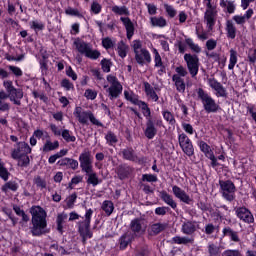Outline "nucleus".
I'll return each instance as SVG.
<instances>
[{
    "label": "nucleus",
    "mask_w": 256,
    "mask_h": 256,
    "mask_svg": "<svg viewBox=\"0 0 256 256\" xmlns=\"http://www.w3.org/2000/svg\"><path fill=\"white\" fill-rule=\"evenodd\" d=\"M167 229V223H154L152 224L149 229V235H159L162 231Z\"/></svg>",
    "instance_id": "nucleus-32"
},
{
    "label": "nucleus",
    "mask_w": 256,
    "mask_h": 256,
    "mask_svg": "<svg viewBox=\"0 0 256 256\" xmlns=\"http://www.w3.org/2000/svg\"><path fill=\"white\" fill-rule=\"evenodd\" d=\"M172 81L176 87V91L178 93H185L186 85H185V79L179 77V76H172Z\"/></svg>",
    "instance_id": "nucleus-34"
},
{
    "label": "nucleus",
    "mask_w": 256,
    "mask_h": 256,
    "mask_svg": "<svg viewBox=\"0 0 256 256\" xmlns=\"http://www.w3.org/2000/svg\"><path fill=\"white\" fill-rule=\"evenodd\" d=\"M73 115L81 125H88L90 121L96 127H103V123L95 117V114L91 110H85L81 106H77L74 109Z\"/></svg>",
    "instance_id": "nucleus-6"
},
{
    "label": "nucleus",
    "mask_w": 256,
    "mask_h": 256,
    "mask_svg": "<svg viewBox=\"0 0 256 256\" xmlns=\"http://www.w3.org/2000/svg\"><path fill=\"white\" fill-rule=\"evenodd\" d=\"M74 47L80 53V55H84L87 59H91L92 61H97L99 57H101V52L97 49H93V45L80 38H76L73 42Z\"/></svg>",
    "instance_id": "nucleus-5"
},
{
    "label": "nucleus",
    "mask_w": 256,
    "mask_h": 256,
    "mask_svg": "<svg viewBox=\"0 0 256 256\" xmlns=\"http://www.w3.org/2000/svg\"><path fill=\"white\" fill-rule=\"evenodd\" d=\"M130 229L134 235H143L145 233V222L140 218H135L130 222Z\"/></svg>",
    "instance_id": "nucleus-20"
},
{
    "label": "nucleus",
    "mask_w": 256,
    "mask_h": 256,
    "mask_svg": "<svg viewBox=\"0 0 256 256\" xmlns=\"http://www.w3.org/2000/svg\"><path fill=\"white\" fill-rule=\"evenodd\" d=\"M226 32L228 39H235L237 37V28L232 20L226 21Z\"/></svg>",
    "instance_id": "nucleus-35"
},
{
    "label": "nucleus",
    "mask_w": 256,
    "mask_h": 256,
    "mask_svg": "<svg viewBox=\"0 0 256 256\" xmlns=\"http://www.w3.org/2000/svg\"><path fill=\"white\" fill-rule=\"evenodd\" d=\"M110 11L120 17V21L126 29L127 39H133V35H135V24H133V21L129 18V15H131L129 8L125 5L119 6L114 4L110 7Z\"/></svg>",
    "instance_id": "nucleus-3"
},
{
    "label": "nucleus",
    "mask_w": 256,
    "mask_h": 256,
    "mask_svg": "<svg viewBox=\"0 0 256 256\" xmlns=\"http://www.w3.org/2000/svg\"><path fill=\"white\" fill-rule=\"evenodd\" d=\"M17 189H19V184L15 181H9L1 187V191H3V193H7V191L15 192Z\"/></svg>",
    "instance_id": "nucleus-44"
},
{
    "label": "nucleus",
    "mask_w": 256,
    "mask_h": 256,
    "mask_svg": "<svg viewBox=\"0 0 256 256\" xmlns=\"http://www.w3.org/2000/svg\"><path fill=\"white\" fill-rule=\"evenodd\" d=\"M137 107H139L144 115V117H151V108H149V105L146 104L145 101L141 100Z\"/></svg>",
    "instance_id": "nucleus-49"
},
{
    "label": "nucleus",
    "mask_w": 256,
    "mask_h": 256,
    "mask_svg": "<svg viewBox=\"0 0 256 256\" xmlns=\"http://www.w3.org/2000/svg\"><path fill=\"white\" fill-rule=\"evenodd\" d=\"M61 136L66 143H75V141H77V138L73 135V132L67 129L62 130Z\"/></svg>",
    "instance_id": "nucleus-45"
},
{
    "label": "nucleus",
    "mask_w": 256,
    "mask_h": 256,
    "mask_svg": "<svg viewBox=\"0 0 256 256\" xmlns=\"http://www.w3.org/2000/svg\"><path fill=\"white\" fill-rule=\"evenodd\" d=\"M206 11L204 14V21L208 31H213L216 23L217 8L211 4V0H205Z\"/></svg>",
    "instance_id": "nucleus-11"
},
{
    "label": "nucleus",
    "mask_w": 256,
    "mask_h": 256,
    "mask_svg": "<svg viewBox=\"0 0 256 256\" xmlns=\"http://www.w3.org/2000/svg\"><path fill=\"white\" fill-rule=\"evenodd\" d=\"M144 135L145 137H147V139H153L155 135H157V128H155V124L153 123L151 118L147 120Z\"/></svg>",
    "instance_id": "nucleus-27"
},
{
    "label": "nucleus",
    "mask_w": 256,
    "mask_h": 256,
    "mask_svg": "<svg viewBox=\"0 0 256 256\" xmlns=\"http://www.w3.org/2000/svg\"><path fill=\"white\" fill-rule=\"evenodd\" d=\"M16 161H18L19 167H29L30 160L28 154L19 156V158H17Z\"/></svg>",
    "instance_id": "nucleus-55"
},
{
    "label": "nucleus",
    "mask_w": 256,
    "mask_h": 256,
    "mask_svg": "<svg viewBox=\"0 0 256 256\" xmlns=\"http://www.w3.org/2000/svg\"><path fill=\"white\" fill-rule=\"evenodd\" d=\"M93 217V209H86L84 220L79 221L78 225V233L80 237H82L83 241H87V239H91L93 237V232H91V219Z\"/></svg>",
    "instance_id": "nucleus-9"
},
{
    "label": "nucleus",
    "mask_w": 256,
    "mask_h": 256,
    "mask_svg": "<svg viewBox=\"0 0 256 256\" xmlns=\"http://www.w3.org/2000/svg\"><path fill=\"white\" fill-rule=\"evenodd\" d=\"M238 55L239 54L234 49H230V58L228 64L229 71H233V69H235L237 61H239Z\"/></svg>",
    "instance_id": "nucleus-39"
},
{
    "label": "nucleus",
    "mask_w": 256,
    "mask_h": 256,
    "mask_svg": "<svg viewBox=\"0 0 256 256\" xmlns=\"http://www.w3.org/2000/svg\"><path fill=\"white\" fill-rule=\"evenodd\" d=\"M30 28L37 33V31H43L45 29V24L41 20H33L29 23Z\"/></svg>",
    "instance_id": "nucleus-52"
},
{
    "label": "nucleus",
    "mask_w": 256,
    "mask_h": 256,
    "mask_svg": "<svg viewBox=\"0 0 256 256\" xmlns=\"http://www.w3.org/2000/svg\"><path fill=\"white\" fill-rule=\"evenodd\" d=\"M102 11L103 6L97 0L92 1L90 5V13H92V15H99Z\"/></svg>",
    "instance_id": "nucleus-47"
},
{
    "label": "nucleus",
    "mask_w": 256,
    "mask_h": 256,
    "mask_svg": "<svg viewBox=\"0 0 256 256\" xmlns=\"http://www.w3.org/2000/svg\"><path fill=\"white\" fill-rule=\"evenodd\" d=\"M34 183L39 189H46L47 188V182L45 179L41 178L40 176H37L34 178Z\"/></svg>",
    "instance_id": "nucleus-61"
},
{
    "label": "nucleus",
    "mask_w": 256,
    "mask_h": 256,
    "mask_svg": "<svg viewBox=\"0 0 256 256\" xmlns=\"http://www.w3.org/2000/svg\"><path fill=\"white\" fill-rule=\"evenodd\" d=\"M185 43L194 53H201V46H199V44H195V42H193V39L187 38L185 40Z\"/></svg>",
    "instance_id": "nucleus-54"
},
{
    "label": "nucleus",
    "mask_w": 256,
    "mask_h": 256,
    "mask_svg": "<svg viewBox=\"0 0 256 256\" xmlns=\"http://www.w3.org/2000/svg\"><path fill=\"white\" fill-rule=\"evenodd\" d=\"M150 24L152 27L163 29L167 25V19L163 16H152L150 17Z\"/></svg>",
    "instance_id": "nucleus-33"
},
{
    "label": "nucleus",
    "mask_w": 256,
    "mask_h": 256,
    "mask_svg": "<svg viewBox=\"0 0 256 256\" xmlns=\"http://www.w3.org/2000/svg\"><path fill=\"white\" fill-rule=\"evenodd\" d=\"M115 51L117 52L118 57L125 59L129 53V45L125 43V41L121 40L116 44Z\"/></svg>",
    "instance_id": "nucleus-24"
},
{
    "label": "nucleus",
    "mask_w": 256,
    "mask_h": 256,
    "mask_svg": "<svg viewBox=\"0 0 256 256\" xmlns=\"http://www.w3.org/2000/svg\"><path fill=\"white\" fill-rule=\"evenodd\" d=\"M224 237H229L230 241L233 243H241V238H239V232L233 230L231 227H225L222 230Z\"/></svg>",
    "instance_id": "nucleus-25"
},
{
    "label": "nucleus",
    "mask_w": 256,
    "mask_h": 256,
    "mask_svg": "<svg viewBox=\"0 0 256 256\" xmlns=\"http://www.w3.org/2000/svg\"><path fill=\"white\" fill-rule=\"evenodd\" d=\"M105 139L108 145H110L111 147H114L117 141H119L117 139V135H115V133H113L112 131L107 132V134L105 135Z\"/></svg>",
    "instance_id": "nucleus-53"
},
{
    "label": "nucleus",
    "mask_w": 256,
    "mask_h": 256,
    "mask_svg": "<svg viewBox=\"0 0 256 256\" xmlns=\"http://www.w3.org/2000/svg\"><path fill=\"white\" fill-rule=\"evenodd\" d=\"M209 30H203V26H196V35L200 41H207L209 39Z\"/></svg>",
    "instance_id": "nucleus-46"
},
{
    "label": "nucleus",
    "mask_w": 256,
    "mask_h": 256,
    "mask_svg": "<svg viewBox=\"0 0 256 256\" xmlns=\"http://www.w3.org/2000/svg\"><path fill=\"white\" fill-rule=\"evenodd\" d=\"M235 213L238 219L243 221V223H255V217H253V213H251V210L247 209L246 207L236 208Z\"/></svg>",
    "instance_id": "nucleus-17"
},
{
    "label": "nucleus",
    "mask_w": 256,
    "mask_h": 256,
    "mask_svg": "<svg viewBox=\"0 0 256 256\" xmlns=\"http://www.w3.org/2000/svg\"><path fill=\"white\" fill-rule=\"evenodd\" d=\"M79 162L82 172L88 176V185L97 187V185L101 184V179H99L97 172L93 171V156H91V152H82L79 156Z\"/></svg>",
    "instance_id": "nucleus-2"
},
{
    "label": "nucleus",
    "mask_w": 256,
    "mask_h": 256,
    "mask_svg": "<svg viewBox=\"0 0 256 256\" xmlns=\"http://www.w3.org/2000/svg\"><path fill=\"white\" fill-rule=\"evenodd\" d=\"M253 9H248L245 14L243 16L241 15H235L233 16V21H235V23L237 25H245L247 23V21H249V19H251L253 17Z\"/></svg>",
    "instance_id": "nucleus-23"
},
{
    "label": "nucleus",
    "mask_w": 256,
    "mask_h": 256,
    "mask_svg": "<svg viewBox=\"0 0 256 256\" xmlns=\"http://www.w3.org/2000/svg\"><path fill=\"white\" fill-rule=\"evenodd\" d=\"M116 43L117 42L115 41V39L111 37H105L102 39V47H104V49L106 50L113 49Z\"/></svg>",
    "instance_id": "nucleus-50"
},
{
    "label": "nucleus",
    "mask_w": 256,
    "mask_h": 256,
    "mask_svg": "<svg viewBox=\"0 0 256 256\" xmlns=\"http://www.w3.org/2000/svg\"><path fill=\"white\" fill-rule=\"evenodd\" d=\"M84 97L90 101H95V99H97V91L93 89H86L84 92Z\"/></svg>",
    "instance_id": "nucleus-58"
},
{
    "label": "nucleus",
    "mask_w": 256,
    "mask_h": 256,
    "mask_svg": "<svg viewBox=\"0 0 256 256\" xmlns=\"http://www.w3.org/2000/svg\"><path fill=\"white\" fill-rule=\"evenodd\" d=\"M67 221V214L65 212H62L57 215L56 218V225H57V231L63 235V224Z\"/></svg>",
    "instance_id": "nucleus-42"
},
{
    "label": "nucleus",
    "mask_w": 256,
    "mask_h": 256,
    "mask_svg": "<svg viewBox=\"0 0 256 256\" xmlns=\"http://www.w3.org/2000/svg\"><path fill=\"white\" fill-rule=\"evenodd\" d=\"M9 170L5 167V163L0 158V179H3V181H9Z\"/></svg>",
    "instance_id": "nucleus-48"
},
{
    "label": "nucleus",
    "mask_w": 256,
    "mask_h": 256,
    "mask_svg": "<svg viewBox=\"0 0 256 256\" xmlns=\"http://www.w3.org/2000/svg\"><path fill=\"white\" fill-rule=\"evenodd\" d=\"M122 157L126 161H132L134 163H137L139 161V157H137V154L135 153V150L133 148H125L122 150Z\"/></svg>",
    "instance_id": "nucleus-28"
},
{
    "label": "nucleus",
    "mask_w": 256,
    "mask_h": 256,
    "mask_svg": "<svg viewBox=\"0 0 256 256\" xmlns=\"http://www.w3.org/2000/svg\"><path fill=\"white\" fill-rule=\"evenodd\" d=\"M131 47L134 51L135 61L138 65L143 67V65L151 63V52H149L147 48H143V42H141V40L132 41Z\"/></svg>",
    "instance_id": "nucleus-7"
},
{
    "label": "nucleus",
    "mask_w": 256,
    "mask_h": 256,
    "mask_svg": "<svg viewBox=\"0 0 256 256\" xmlns=\"http://www.w3.org/2000/svg\"><path fill=\"white\" fill-rule=\"evenodd\" d=\"M222 256H243V255L239 250L228 249L222 253Z\"/></svg>",
    "instance_id": "nucleus-64"
},
{
    "label": "nucleus",
    "mask_w": 256,
    "mask_h": 256,
    "mask_svg": "<svg viewBox=\"0 0 256 256\" xmlns=\"http://www.w3.org/2000/svg\"><path fill=\"white\" fill-rule=\"evenodd\" d=\"M247 113L250 115L254 123L256 124V106L255 104H249L247 107Z\"/></svg>",
    "instance_id": "nucleus-60"
},
{
    "label": "nucleus",
    "mask_w": 256,
    "mask_h": 256,
    "mask_svg": "<svg viewBox=\"0 0 256 256\" xmlns=\"http://www.w3.org/2000/svg\"><path fill=\"white\" fill-rule=\"evenodd\" d=\"M102 210L109 217L113 214V211H115V205L111 202V200H105L102 203Z\"/></svg>",
    "instance_id": "nucleus-43"
},
{
    "label": "nucleus",
    "mask_w": 256,
    "mask_h": 256,
    "mask_svg": "<svg viewBox=\"0 0 256 256\" xmlns=\"http://www.w3.org/2000/svg\"><path fill=\"white\" fill-rule=\"evenodd\" d=\"M55 149H59V141L51 142V140H46L43 145L42 151L44 153H49V151H55Z\"/></svg>",
    "instance_id": "nucleus-40"
},
{
    "label": "nucleus",
    "mask_w": 256,
    "mask_h": 256,
    "mask_svg": "<svg viewBox=\"0 0 256 256\" xmlns=\"http://www.w3.org/2000/svg\"><path fill=\"white\" fill-rule=\"evenodd\" d=\"M3 87L9 93V99L14 105H21V99H23V90L20 88H15L13 81L4 80Z\"/></svg>",
    "instance_id": "nucleus-10"
},
{
    "label": "nucleus",
    "mask_w": 256,
    "mask_h": 256,
    "mask_svg": "<svg viewBox=\"0 0 256 256\" xmlns=\"http://www.w3.org/2000/svg\"><path fill=\"white\" fill-rule=\"evenodd\" d=\"M30 213L32 215L31 233L33 237H41L47 229V212L41 206H32Z\"/></svg>",
    "instance_id": "nucleus-1"
},
{
    "label": "nucleus",
    "mask_w": 256,
    "mask_h": 256,
    "mask_svg": "<svg viewBox=\"0 0 256 256\" xmlns=\"http://www.w3.org/2000/svg\"><path fill=\"white\" fill-rule=\"evenodd\" d=\"M178 143L183 153L188 157H193L195 155V148L193 147V142L189 139V136L185 133H181L178 136Z\"/></svg>",
    "instance_id": "nucleus-14"
},
{
    "label": "nucleus",
    "mask_w": 256,
    "mask_h": 256,
    "mask_svg": "<svg viewBox=\"0 0 256 256\" xmlns=\"http://www.w3.org/2000/svg\"><path fill=\"white\" fill-rule=\"evenodd\" d=\"M164 9H165L168 17H170V19H173L174 17L177 16V10L172 5L164 4Z\"/></svg>",
    "instance_id": "nucleus-57"
},
{
    "label": "nucleus",
    "mask_w": 256,
    "mask_h": 256,
    "mask_svg": "<svg viewBox=\"0 0 256 256\" xmlns=\"http://www.w3.org/2000/svg\"><path fill=\"white\" fill-rule=\"evenodd\" d=\"M58 165H60V167H66V169H72V171L79 169V161L67 157L59 160Z\"/></svg>",
    "instance_id": "nucleus-21"
},
{
    "label": "nucleus",
    "mask_w": 256,
    "mask_h": 256,
    "mask_svg": "<svg viewBox=\"0 0 256 256\" xmlns=\"http://www.w3.org/2000/svg\"><path fill=\"white\" fill-rule=\"evenodd\" d=\"M172 242L176 245H189L195 242V238L193 236H174Z\"/></svg>",
    "instance_id": "nucleus-29"
},
{
    "label": "nucleus",
    "mask_w": 256,
    "mask_h": 256,
    "mask_svg": "<svg viewBox=\"0 0 256 256\" xmlns=\"http://www.w3.org/2000/svg\"><path fill=\"white\" fill-rule=\"evenodd\" d=\"M219 185L222 197L226 199V201H235V193L237 191L235 184L231 180H220Z\"/></svg>",
    "instance_id": "nucleus-12"
},
{
    "label": "nucleus",
    "mask_w": 256,
    "mask_h": 256,
    "mask_svg": "<svg viewBox=\"0 0 256 256\" xmlns=\"http://www.w3.org/2000/svg\"><path fill=\"white\" fill-rule=\"evenodd\" d=\"M176 74H174L173 76H178V77H187L188 72H187V68L183 67V66H178L175 68Z\"/></svg>",
    "instance_id": "nucleus-62"
},
{
    "label": "nucleus",
    "mask_w": 256,
    "mask_h": 256,
    "mask_svg": "<svg viewBox=\"0 0 256 256\" xmlns=\"http://www.w3.org/2000/svg\"><path fill=\"white\" fill-rule=\"evenodd\" d=\"M118 177L119 179L123 180V179H127V177H129L131 175V173H133V168H131V166H120L118 168Z\"/></svg>",
    "instance_id": "nucleus-38"
},
{
    "label": "nucleus",
    "mask_w": 256,
    "mask_h": 256,
    "mask_svg": "<svg viewBox=\"0 0 256 256\" xmlns=\"http://www.w3.org/2000/svg\"><path fill=\"white\" fill-rule=\"evenodd\" d=\"M197 229H199V223L197 221H191V220L184 222L181 227L182 233L190 237H193Z\"/></svg>",
    "instance_id": "nucleus-19"
},
{
    "label": "nucleus",
    "mask_w": 256,
    "mask_h": 256,
    "mask_svg": "<svg viewBox=\"0 0 256 256\" xmlns=\"http://www.w3.org/2000/svg\"><path fill=\"white\" fill-rule=\"evenodd\" d=\"M152 53L154 55V67H157L158 69H160V71H163V69H165V66L163 65V59L161 58V54H159L157 48H152Z\"/></svg>",
    "instance_id": "nucleus-37"
},
{
    "label": "nucleus",
    "mask_w": 256,
    "mask_h": 256,
    "mask_svg": "<svg viewBox=\"0 0 256 256\" xmlns=\"http://www.w3.org/2000/svg\"><path fill=\"white\" fill-rule=\"evenodd\" d=\"M172 193L176 199H179V201L185 203L186 205H191L193 203V198L177 185L172 186Z\"/></svg>",
    "instance_id": "nucleus-16"
},
{
    "label": "nucleus",
    "mask_w": 256,
    "mask_h": 256,
    "mask_svg": "<svg viewBox=\"0 0 256 256\" xmlns=\"http://www.w3.org/2000/svg\"><path fill=\"white\" fill-rule=\"evenodd\" d=\"M208 85L213 91H215L214 95L216 97H227V89L224 88L223 84L217 81V79L209 78Z\"/></svg>",
    "instance_id": "nucleus-18"
},
{
    "label": "nucleus",
    "mask_w": 256,
    "mask_h": 256,
    "mask_svg": "<svg viewBox=\"0 0 256 256\" xmlns=\"http://www.w3.org/2000/svg\"><path fill=\"white\" fill-rule=\"evenodd\" d=\"M100 65L104 73H109L111 71V65H113V63L111 62V60L104 58L101 60Z\"/></svg>",
    "instance_id": "nucleus-56"
},
{
    "label": "nucleus",
    "mask_w": 256,
    "mask_h": 256,
    "mask_svg": "<svg viewBox=\"0 0 256 256\" xmlns=\"http://www.w3.org/2000/svg\"><path fill=\"white\" fill-rule=\"evenodd\" d=\"M208 253H209V256L219 255V247L215 244H209L208 245Z\"/></svg>",
    "instance_id": "nucleus-63"
},
{
    "label": "nucleus",
    "mask_w": 256,
    "mask_h": 256,
    "mask_svg": "<svg viewBox=\"0 0 256 256\" xmlns=\"http://www.w3.org/2000/svg\"><path fill=\"white\" fill-rule=\"evenodd\" d=\"M220 7H222L225 13L233 15L237 9V4H235V0H220Z\"/></svg>",
    "instance_id": "nucleus-22"
},
{
    "label": "nucleus",
    "mask_w": 256,
    "mask_h": 256,
    "mask_svg": "<svg viewBox=\"0 0 256 256\" xmlns=\"http://www.w3.org/2000/svg\"><path fill=\"white\" fill-rule=\"evenodd\" d=\"M162 116L163 119L165 121H167V123H169V125H175V123H177V121L175 120V116L173 115V113H171L168 110H164L162 111Z\"/></svg>",
    "instance_id": "nucleus-51"
},
{
    "label": "nucleus",
    "mask_w": 256,
    "mask_h": 256,
    "mask_svg": "<svg viewBox=\"0 0 256 256\" xmlns=\"http://www.w3.org/2000/svg\"><path fill=\"white\" fill-rule=\"evenodd\" d=\"M197 145L200 151L204 153L205 157H209L210 155L213 154V150L211 149V146H209V144H207L205 141L199 140L197 142Z\"/></svg>",
    "instance_id": "nucleus-41"
},
{
    "label": "nucleus",
    "mask_w": 256,
    "mask_h": 256,
    "mask_svg": "<svg viewBox=\"0 0 256 256\" xmlns=\"http://www.w3.org/2000/svg\"><path fill=\"white\" fill-rule=\"evenodd\" d=\"M124 97L126 101H129L130 103H132V105H137L138 103H141V100H139V95L135 94L131 90H125Z\"/></svg>",
    "instance_id": "nucleus-36"
},
{
    "label": "nucleus",
    "mask_w": 256,
    "mask_h": 256,
    "mask_svg": "<svg viewBox=\"0 0 256 256\" xmlns=\"http://www.w3.org/2000/svg\"><path fill=\"white\" fill-rule=\"evenodd\" d=\"M133 241V233L126 232L119 238L120 249H127L129 244Z\"/></svg>",
    "instance_id": "nucleus-31"
},
{
    "label": "nucleus",
    "mask_w": 256,
    "mask_h": 256,
    "mask_svg": "<svg viewBox=\"0 0 256 256\" xmlns=\"http://www.w3.org/2000/svg\"><path fill=\"white\" fill-rule=\"evenodd\" d=\"M29 153H31V146L27 142H17L11 151V157L12 159H19V157L29 155Z\"/></svg>",
    "instance_id": "nucleus-15"
},
{
    "label": "nucleus",
    "mask_w": 256,
    "mask_h": 256,
    "mask_svg": "<svg viewBox=\"0 0 256 256\" xmlns=\"http://www.w3.org/2000/svg\"><path fill=\"white\" fill-rule=\"evenodd\" d=\"M144 91L147 97H149L152 101L155 103L159 101V95H157V92H155V89L153 86H151V84H149V82H144Z\"/></svg>",
    "instance_id": "nucleus-30"
},
{
    "label": "nucleus",
    "mask_w": 256,
    "mask_h": 256,
    "mask_svg": "<svg viewBox=\"0 0 256 256\" xmlns=\"http://www.w3.org/2000/svg\"><path fill=\"white\" fill-rule=\"evenodd\" d=\"M184 61L192 78L197 77L199 73V56L195 54H185Z\"/></svg>",
    "instance_id": "nucleus-13"
},
{
    "label": "nucleus",
    "mask_w": 256,
    "mask_h": 256,
    "mask_svg": "<svg viewBox=\"0 0 256 256\" xmlns=\"http://www.w3.org/2000/svg\"><path fill=\"white\" fill-rule=\"evenodd\" d=\"M142 181H146L147 183H157V181H159V179L157 178V175H155V174H143Z\"/></svg>",
    "instance_id": "nucleus-59"
},
{
    "label": "nucleus",
    "mask_w": 256,
    "mask_h": 256,
    "mask_svg": "<svg viewBox=\"0 0 256 256\" xmlns=\"http://www.w3.org/2000/svg\"><path fill=\"white\" fill-rule=\"evenodd\" d=\"M160 197L166 205L171 207V209H173L174 211L175 209H177V202L175 201V199H173V196L171 194L167 193V191H161Z\"/></svg>",
    "instance_id": "nucleus-26"
},
{
    "label": "nucleus",
    "mask_w": 256,
    "mask_h": 256,
    "mask_svg": "<svg viewBox=\"0 0 256 256\" xmlns=\"http://www.w3.org/2000/svg\"><path fill=\"white\" fill-rule=\"evenodd\" d=\"M106 81L108 85H104V89L106 90V93H108L109 99L113 101V99H117V97L123 93V85L113 74H109L106 77Z\"/></svg>",
    "instance_id": "nucleus-8"
},
{
    "label": "nucleus",
    "mask_w": 256,
    "mask_h": 256,
    "mask_svg": "<svg viewBox=\"0 0 256 256\" xmlns=\"http://www.w3.org/2000/svg\"><path fill=\"white\" fill-rule=\"evenodd\" d=\"M194 97L198 101H201L204 111L206 113H217L219 111V104L210 96L208 91H205L202 87L196 88L194 90Z\"/></svg>",
    "instance_id": "nucleus-4"
}]
</instances>
